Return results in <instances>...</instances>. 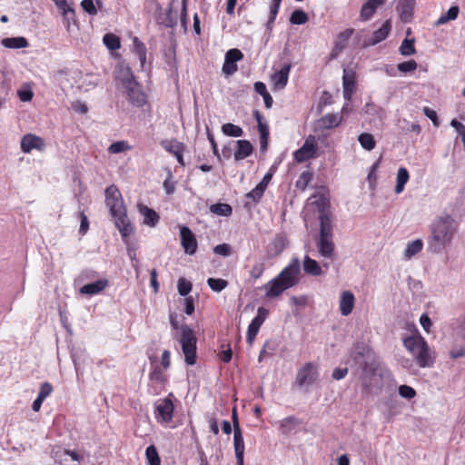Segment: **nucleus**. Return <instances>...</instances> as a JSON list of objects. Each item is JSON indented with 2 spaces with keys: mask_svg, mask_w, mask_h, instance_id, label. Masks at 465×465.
Listing matches in <instances>:
<instances>
[{
  "mask_svg": "<svg viewBox=\"0 0 465 465\" xmlns=\"http://www.w3.org/2000/svg\"><path fill=\"white\" fill-rule=\"evenodd\" d=\"M291 68L292 64L285 63L279 71L272 74L271 79L274 84L275 89L282 90L286 86Z\"/></svg>",
  "mask_w": 465,
  "mask_h": 465,
  "instance_id": "5701e85b",
  "label": "nucleus"
},
{
  "mask_svg": "<svg viewBox=\"0 0 465 465\" xmlns=\"http://www.w3.org/2000/svg\"><path fill=\"white\" fill-rule=\"evenodd\" d=\"M414 43H415L414 38H411V39L405 38L400 46L401 54H402L404 56H410V55L416 54V48H415Z\"/></svg>",
  "mask_w": 465,
  "mask_h": 465,
  "instance_id": "79ce46f5",
  "label": "nucleus"
},
{
  "mask_svg": "<svg viewBox=\"0 0 465 465\" xmlns=\"http://www.w3.org/2000/svg\"><path fill=\"white\" fill-rule=\"evenodd\" d=\"M237 145V149L233 153L235 161L243 160L254 152V147L252 143L248 140H238L235 142Z\"/></svg>",
  "mask_w": 465,
  "mask_h": 465,
  "instance_id": "393cba45",
  "label": "nucleus"
},
{
  "mask_svg": "<svg viewBox=\"0 0 465 465\" xmlns=\"http://www.w3.org/2000/svg\"><path fill=\"white\" fill-rule=\"evenodd\" d=\"M174 0H172V2L169 4L168 8L166 9V12L163 14L162 12L163 8L161 5H157L156 8V14H155V19L157 24L162 25L167 28H173L177 25V18L176 15H173V2Z\"/></svg>",
  "mask_w": 465,
  "mask_h": 465,
  "instance_id": "dca6fc26",
  "label": "nucleus"
},
{
  "mask_svg": "<svg viewBox=\"0 0 465 465\" xmlns=\"http://www.w3.org/2000/svg\"><path fill=\"white\" fill-rule=\"evenodd\" d=\"M179 343L184 355V361L187 365L193 366L197 361V338L193 330L186 323L180 327Z\"/></svg>",
  "mask_w": 465,
  "mask_h": 465,
  "instance_id": "39448f33",
  "label": "nucleus"
},
{
  "mask_svg": "<svg viewBox=\"0 0 465 465\" xmlns=\"http://www.w3.org/2000/svg\"><path fill=\"white\" fill-rule=\"evenodd\" d=\"M105 204L114 219V224L123 239L133 233V226L127 217L126 208L119 188L115 184L109 185L104 191Z\"/></svg>",
  "mask_w": 465,
  "mask_h": 465,
  "instance_id": "f03ea898",
  "label": "nucleus"
},
{
  "mask_svg": "<svg viewBox=\"0 0 465 465\" xmlns=\"http://www.w3.org/2000/svg\"><path fill=\"white\" fill-rule=\"evenodd\" d=\"M317 143L313 135H309L301 148L293 153L294 160L297 163H303L316 157Z\"/></svg>",
  "mask_w": 465,
  "mask_h": 465,
  "instance_id": "9d476101",
  "label": "nucleus"
},
{
  "mask_svg": "<svg viewBox=\"0 0 465 465\" xmlns=\"http://www.w3.org/2000/svg\"><path fill=\"white\" fill-rule=\"evenodd\" d=\"M423 114L430 119L431 120L432 124L434 126L438 127L440 125V120H439V117H438V114L437 113L430 109V107H427L425 106L423 109Z\"/></svg>",
  "mask_w": 465,
  "mask_h": 465,
  "instance_id": "774afa93",
  "label": "nucleus"
},
{
  "mask_svg": "<svg viewBox=\"0 0 465 465\" xmlns=\"http://www.w3.org/2000/svg\"><path fill=\"white\" fill-rule=\"evenodd\" d=\"M193 284L184 278H180L177 283L178 292L181 296L186 297L192 291Z\"/></svg>",
  "mask_w": 465,
  "mask_h": 465,
  "instance_id": "603ef678",
  "label": "nucleus"
},
{
  "mask_svg": "<svg viewBox=\"0 0 465 465\" xmlns=\"http://www.w3.org/2000/svg\"><path fill=\"white\" fill-rule=\"evenodd\" d=\"M81 6L83 10L90 15H95L97 14V9L94 4V0H83L81 2Z\"/></svg>",
  "mask_w": 465,
  "mask_h": 465,
  "instance_id": "69168bd1",
  "label": "nucleus"
},
{
  "mask_svg": "<svg viewBox=\"0 0 465 465\" xmlns=\"http://www.w3.org/2000/svg\"><path fill=\"white\" fill-rule=\"evenodd\" d=\"M341 117L338 114H328L319 120V124L324 129H331L340 124Z\"/></svg>",
  "mask_w": 465,
  "mask_h": 465,
  "instance_id": "f704fd0d",
  "label": "nucleus"
},
{
  "mask_svg": "<svg viewBox=\"0 0 465 465\" xmlns=\"http://www.w3.org/2000/svg\"><path fill=\"white\" fill-rule=\"evenodd\" d=\"M222 132L224 135L229 137H241L243 134V130L242 127L232 123L223 124Z\"/></svg>",
  "mask_w": 465,
  "mask_h": 465,
  "instance_id": "4c0bfd02",
  "label": "nucleus"
},
{
  "mask_svg": "<svg viewBox=\"0 0 465 465\" xmlns=\"http://www.w3.org/2000/svg\"><path fill=\"white\" fill-rule=\"evenodd\" d=\"M210 211L213 213H215L220 216H225V217L230 216L232 213V206L228 203H214V204L211 205Z\"/></svg>",
  "mask_w": 465,
  "mask_h": 465,
  "instance_id": "58836bf2",
  "label": "nucleus"
},
{
  "mask_svg": "<svg viewBox=\"0 0 465 465\" xmlns=\"http://www.w3.org/2000/svg\"><path fill=\"white\" fill-rule=\"evenodd\" d=\"M358 141L361 147L367 151H371L376 146L374 136L370 133H361L358 136Z\"/></svg>",
  "mask_w": 465,
  "mask_h": 465,
  "instance_id": "e433bc0d",
  "label": "nucleus"
},
{
  "mask_svg": "<svg viewBox=\"0 0 465 465\" xmlns=\"http://www.w3.org/2000/svg\"><path fill=\"white\" fill-rule=\"evenodd\" d=\"M416 0H399L396 5V11L400 15L401 22L411 23L413 18V10Z\"/></svg>",
  "mask_w": 465,
  "mask_h": 465,
  "instance_id": "412c9836",
  "label": "nucleus"
},
{
  "mask_svg": "<svg viewBox=\"0 0 465 465\" xmlns=\"http://www.w3.org/2000/svg\"><path fill=\"white\" fill-rule=\"evenodd\" d=\"M260 134V151L261 153H265L268 148L269 142V126H262V130L258 131Z\"/></svg>",
  "mask_w": 465,
  "mask_h": 465,
  "instance_id": "3c124183",
  "label": "nucleus"
},
{
  "mask_svg": "<svg viewBox=\"0 0 465 465\" xmlns=\"http://www.w3.org/2000/svg\"><path fill=\"white\" fill-rule=\"evenodd\" d=\"M358 366L361 368V373L378 371L380 368L379 357L377 356L370 361H362V363Z\"/></svg>",
  "mask_w": 465,
  "mask_h": 465,
  "instance_id": "49530a36",
  "label": "nucleus"
},
{
  "mask_svg": "<svg viewBox=\"0 0 465 465\" xmlns=\"http://www.w3.org/2000/svg\"><path fill=\"white\" fill-rule=\"evenodd\" d=\"M312 179L313 173L312 171H304L296 181L295 187L299 190L304 191Z\"/></svg>",
  "mask_w": 465,
  "mask_h": 465,
  "instance_id": "c03bdc74",
  "label": "nucleus"
},
{
  "mask_svg": "<svg viewBox=\"0 0 465 465\" xmlns=\"http://www.w3.org/2000/svg\"><path fill=\"white\" fill-rule=\"evenodd\" d=\"M172 398H173V394L171 392L166 398L155 401L154 414L157 421L164 423L172 421L174 411Z\"/></svg>",
  "mask_w": 465,
  "mask_h": 465,
  "instance_id": "6e6552de",
  "label": "nucleus"
},
{
  "mask_svg": "<svg viewBox=\"0 0 465 465\" xmlns=\"http://www.w3.org/2000/svg\"><path fill=\"white\" fill-rule=\"evenodd\" d=\"M120 79L125 89L126 99L133 106L141 108L147 104V96L129 67L122 70Z\"/></svg>",
  "mask_w": 465,
  "mask_h": 465,
  "instance_id": "20e7f679",
  "label": "nucleus"
},
{
  "mask_svg": "<svg viewBox=\"0 0 465 465\" xmlns=\"http://www.w3.org/2000/svg\"><path fill=\"white\" fill-rule=\"evenodd\" d=\"M45 148V140L33 134H25L21 139V150L25 153H29L32 150L44 151Z\"/></svg>",
  "mask_w": 465,
  "mask_h": 465,
  "instance_id": "a211bd4d",
  "label": "nucleus"
},
{
  "mask_svg": "<svg viewBox=\"0 0 465 465\" xmlns=\"http://www.w3.org/2000/svg\"><path fill=\"white\" fill-rule=\"evenodd\" d=\"M386 0H367L361 8L360 20L362 22L370 20L376 13L379 6L384 5Z\"/></svg>",
  "mask_w": 465,
  "mask_h": 465,
  "instance_id": "b1692460",
  "label": "nucleus"
},
{
  "mask_svg": "<svg viewBox=\"0 0 465 465\" xmlns=\"http://www.w3.org/2000/svg\"><path fill=\"white\" fill-rule=\"evenodd\" d=\"M457 334L465 341V313L456 320Z\"/></svg>",
  "mask_w": 465,
  "mask_h": 465,
  "instance_id": "0e129e2a",
  "label": "nucleus"
},
{
  "mask_svg": "<svg viewBox=\"0 0 465 465\" xmlns=\"http://www.w3.org/2000/svg\"><path fill=\"white\" fill-rule=\"evenodd\" d=\"M207 283L213 291L217 292H222L228 286V282L221 278H209Z\"/></svg>",
  "mask_w": 465,
  "mask_h": 465,
  "instance_id": "8fccbe9b",
  "label": "nucleus"
},
{
  "mask_svg": "<svg viewBox=\"0 0 465 465\" xmlns=\"http://www.w3.org/2000/svg\"><path fill=\"white\" fill-rule=\"evenodd\" d=\"M317 198L314 202L319 212L320 233L316 242L319 253L327 259L332 260L335 253L333 242V223L331 217L330 198L325 193L313 195Z\"/></svg>",
  "mask_w": 465,
  "mask_h": 465,
  "instance_id": "f257e3e1",
  "label": "nucleus"
},
{
  "mask_svg": "<svg viewBox=\"0 0 465 465\" xmlns=\"http://www.w3.org/2000/svg\"><path fill=\"white\" fill-rule=\"evenodd\" d=\"M460 13V8L458 5H453L449 8L446 14L442 15L437 21L436 25H443L449 21L455 20Z\"/></svg>",
  "mask_w": 465,
  "mask_h": 465,
  "instance_id": "37998d69",
  "label": "nucleus"
},
{
  "mask_svg": "<svg viewBox=\"0 0 465 465\" xmlns=\"http://www.w3.org/2000/svg\"><path fill=\"white\" fill-rule=\"evenodd\" d=\"M410 174L405 167H400L397 173V180L395 185V193H401L404 190L405 184L408 183Z\"/></svg>",
  "mask_w": 465,
  "mask_h": 465,
  "instance_id": "c9c22d12",
  "label": "nucleus"
},
{
  "mask_svg": "<svg viewBox=\"0 0 465 465\" xmlns=\"http://www.w3.org/2000/svg\"><path fill=\"white\" fill-rule=\"evenodd\" d=\"M263 288L266 289L265 297L268 299L276 298L289 289L277 276L269 281Z\"/></svg>",
  "mask_w": 465,
  "mask_h": 465,
  "instance_id": "4be33fe9",
  "label": "nucleus"
},
{
  "mask_svg": "<svg viewBox=\"0 0 465 465\" xmlns=\"http://www.w3.org/2000/svg\"><path fill=\"white\" fill-rule=\"evenodd\" d=\"M2 45L10 49H19L28 46V41L25 37H6L2 40Z\"/></svg>",
  "mask_w": 465,
  "mask_h": 465,
  "instance_id": "2f4dec72",
  "label": "nucleus"
},
{
  "mask_svg": "<svg viewBox=\"0 0 465 465\" xmlns=\"http://www.w3.org/2000/svg\"><path fill=\"white\" fill-rule=\"evenodd\" d=\"M134 48L135 54L138 55V58L141 62V66L143 67L145 61H146V47L144 44L140 41L137 37H134Z\"/></svg>",
  "mask_w": 465,
  "mask_h": 465,
  "instance_id": "a19ab883",
  "label": "nucleus"
},
{
  "mask_svg": "<svg viewBox=\"0 0 465 465\" xmlns=\"http://www.w3.org/2000/svg\"><path fill=\"white\" fill-rule=\"evenodd\" d=\"M161 145L166 152L175 156L177 162L181 166H185V163L183 160L185 145L183 143H181L176 139H164L161 141Z\"/></svg>",
  "mask_w": 465,
  "mask_h": 465,
  "instance_id": "4468645a",
  "label": "nucleus"
},
{
  "mask_svg": "<svg viewBox=\"0 0 465 465\" xmlns=\"http://www.w3.org/2000/svg\"><path fill=\"white\" fill-rule=\"evenodd\" d=\"M145 456L149 465L161 464V459L159 457L157 449L154 445H150L146 448Z\"/></svg>",
  "mask_w": 465,
  "mask_h": 465,
  "instance_id": "09e8293b",
  "label": "nucleus"
},
{
  "mask_svg": "<svg viewBox=\"0 0 465 465\" xmlns=\"http://www.w3.org/2000/svg\"><path fill=\"white\" fill-rule=\"evenodd\" d=\"M418 64L415 60L411 59L409 61H405L402 63H400L397 65V68L401 73H411L417 69Z\"/></svg>",
  "mask_w": 465,
  "mask_h": 465,
  "instance_id": "5fc2aeb1",
  "label": "nucleus"
},
{
  "mask_svg": "<svg viewBox=\"0 0 465 465\" xmlns=\"http://www.w3.org/2000/svg\"><path fill=\"white\" fill-rule=\"evenodd\" d=\"M109 284L107 279H99L95 282L86 283L81 287L80 292L85 295H95L103 292Z\"/></svg>",
  "mask_w": 465,
  "mask_h": 465,
  "instance_id": "bb28decb",
  "label": "nucleus"
},
{
  "mask_svg": "<svg viewBox=\"0 0 465 465\" xmlns=\"http://www.w3.org/2000/svg\"><path fill=\"white\" fill-rule=\"evenodd\" d=\"M299 424L300 420L296 417H286L281 421L280 431L283 435H289Z\"/></svg>",
  "mask_w": 465,
  "mask_h": 465,
  "instance_id": "473e14b6",
  "label": "nucleus"
},
{
  "mask_svg": "<svg viewBox=\"0 0 465 465\" xmlns=\"http://www.w3.org/2000/svg\"><path fill=\"white\" fill-rule=\"evenodd\" d=\"M301 273V263L298 257H293L290 263L284 267L277 275L279 280L284 282L288 288H292L299 283Z\"/></svg>",
  "mask_w": 465,
  "mask_h": 465,
  "instance_id": "0eeeda50",
  "label": "nucleus"
},
{
  "mask_svg": "<svg viewBox=\"0 0 465 465\" xmlns=\"http://www.w3.org/2000/svg\"><path fill=\"white\" fill-rule=\"evenodd\" d=\"M422 341H426L417 330L415 331V334L403 339L405 348L413 355L422 347Z\"/></svg>",
  "mask_w": 465,
  "mask_h": 465,
  "instance_id": "c756f323",
  "label": "nucleus"
},
{
  "mask_svg": "<svg viewBox=\"0 0 465 465\" xmlns=\"http://www.w3.org/2000/svg\"><path fill=\"white\" fill-rule=\"evenodd\" d=\"M234 451L236 460H243L244 456V440L243 437L233 439Z\"/></svg>",
  "mask_w": 465,
  "mask_h": 465,
  "instance_id": "864d4df0",
  "label": "nucleus"
},
{
  "mask_svg": "<svg viewBox=\"0 0 465 465\" xmlns=\"http://www.w3.org/2000/svg\"><path fill=\"white\" fill-rule=\"evenodd\" d=\"M456 232V222L450 214L439 217L430 225L429 250L436 253L441 252L444 246L451 242Z\"/></svg>",
  "mask_w": 465,
  "mask_h": 465,
  "instance_id": "7ed1b4c3",
  "label": "nucleus"
},
{
  "mask_svg": "<svg viewBox=\"0 0 465 465\" xmlns=\"http://www.w3.org/2000/svg\"><path fill=\"white\" fill-rule=\"evenodd\" d=\"M423 242L420 239L414 240L408 243L404 255L407 258H411L420 252L422 250Z\"/></svg>",
  "mask_w": 465,
  "mask_h": 465,
  "instance_id": "a18cd8bd",
  "label": "nucleus"
},
{
  "mask_svg": "<svg viewBox=\"0 0 465 465\" xmlns=\"http://www.w3.org/2000/svg\"><path fill=\"white\" fill-rule=\"evenodd\" d=\"M343 97L350 101L356 90V73L353 68H344L342 76Z\"/></svg>",
  "mask_w": 465,
  "mask_h": 465,
  "instance_id": "f3484780",
  "label": "nucleus"
},
{
  "mask_svg": "<svg viewBox=\"0 0 465 465\" xmlns=\"http://www.w3.org/2000/svg\"><path fill=\"white\" fill-rule=\"evenodd\" d=\"M206 135H207V139L209 140V142L211 143L212 150H213V153L214 156H216L218 161L221 162V154H220L219 150H218L217 143H216V141L214 139V136H213V133L209 129V127H206Z\"/></svg>",
  "mask_w": 465,
  "mask_h": 465,
  "instance_id": "052dcab7",
  "label": "nucleus"
},
{
  "mask_svg": "<svg viewBox=\"0 0 465 465\" xmlns=\"http://www.w3.org/2000/svg\"><path fill=\"white\" fill-rule=\"evenodd\" d=\"M320 377L318 365L309 361L304 363L297 371L295 384L300 388L310 387L314 384Z\"/></svg>",
  "mask_w": 465,
  "mask_h": 465,
  "instance_id": "423d86ee",
  "label": "nucleus"
},
{
  "mask_svg": "<svg viewBox=\"0 0 465 465\" xmlns=\"http://www.w3.org/2000/svg\"><path fill=\"white\" fill-rule=\"evenodd\" d=\"M289 242L285 235L277 234L272 242V252L273 255L281 254L287 247Z\"/></svg>",
  "mask_w": 465,
  "mask_h": 465,
  "instance_id": "72a5a7b5",
  "label": "nucleus"
},
{
  "mask_svg": "<svg viewBox=\"0 0 465 465\" xmlns=\"http://www.w3.org/2000/svg\"><path fill=\"white\" fill-rule=\"evenodd\" d=\"M165 62L170 66L171 70H177L176 54L174 49H169L165 53Z\"/></svg>",
  "mask_w": 465,
  "mask_h": 465,
  "instance_id": "bf43d9fd",
  "label": "nucleus"
},
{
  "mask_svg": "<svg viewBox=\"0 0 465 465\" xmlns=\"http://www.w3.org/2000/svg\"><path fill=\"white\" fill-rule=\"evenodd\" d=\"M308 15L302 9L294 10L290 16V23L292 25H304L308 22Z\"/></svg>",
  "mask_w": 465,
  "mask_h": 465,
  "instance_id": "de8ad7c7",
  "label": "nucleus"
},
{
  "mask_svg": "<svg viewBox=\"0 0 465 465\" xmlns=\"http://www.w3.org/2000/svg\"><path fill=\"white\" fill-rule=\"evenodd\" d=\"M104 45L111 51H115L121 47L120 38L111 33L105 34L103 37Z\"/></svg>",
  "mask_w": 465,
  "mask_h": 465,
  "instance_id": "ea45409f",
  "label": "nucleus"
},
{
  "mask_svg": "<svg viewBox=\"0 0 465 465\" xmlns=\"http://www.w3.org/2000/svg\"><path fill=\"white\" fill-rule=\"evenodd\" d=\"M391 30V23L390 20H387L383 23L381 28L373 32L371 38L364 40L362 43V47L365 48L368 46H372L385 40L388 37Z\"/></svg>",
  "mask_w": 465,
  "mask_h": 465,
  "instance_id": "aec40b11",
  "label": "nucleus"
},
{
  "mask_svg": "<svg viewBox=\"0 0 465 465\" xmlns=\"http://www.w3.org/2000/svg\"><path fill=\"white\" fill-rule=\"evenodd\" d=\"M264 192H262L260 188L254 187L251 192L246 193V198H250L252 200L254 204H257L262 197L263 196Z\"/></svg>",
  "mask_w": 465,
  "mask_h": 465,
  "instance_id": "338daca9",
  "label": "nucleus"
},
{
  "mask_svg": "<svg viewBox=\"0 0 465 465\" xmlns=\"http://www.w3.org/2000/svg\"><path fill=\"white\" fill-rule=\"evenodd\" d=\"M421 343L422 347L414 354L415 360L420 367H430L433 364V360L431 359L429 352L430 348L427 341H422Z\"/></svg>",
  "mask_w": 465,
  "mask_h": 465,
  "instance_id": "c85d7f7f",
  "label": "nucleus"
},
{
  "mask_svg": "<svg viewBox=\"0 0 465 465\" xmlns=\"http://www.w3.org/2000/svg\"><path fill=\"white\" fill-rule=\"evenodd\" d=\"M243 59L242 52L238 48H232L225 53L224 62L223 64V73L229 76L237 72V62Z\"/></svg>",
  "mask_w": 465,
  "mask_h": 465,
  "instance_id": "ddd939ff",
  "label": "nucleus"
},
{
  "mask_svg": "<svg viewBox=\"0 0 465 465\" xmlns=\"http://www.w3.org/2000/svg\"><path fill=\"white\" fill-rule=\"evenodd\" d=\"M181 244L184 252L193 255L197 251V240L192 230L183 225L180 228Z\"/></svg>",
  "mask_w": 465,
  "mask_h": 465,
  "instance_id": "2eb2a0df",
  "label": "nucleus"
},
{
  "mask_svg": "<svg viewBox=\"0 0 465 465\" xmlns=\"http://www.w3.org/2000/svg\"><path fill=\"white\" fill-rule=\"evenodd\" d=\"M374 357H377L375 351L364 341H357L353 344L351 351V358L357 365Z\"/></svg>",
  "mask_w": 465,
  "mask_h": 465,
  "instance_id": "f8f14e48",
  "label": "nucleus"
},
{
  "mask_svg": "<svg viewBox=\"0 0 465 465\" xmlns=\"http://www.w3.org/2000/svg\"><path fill=\"white\" fill-rule=\"evenodd\" d=\"M399 394L404 399L411 400L416 396V391L409 385H401L399 387Z\"/></svg>",
  "mask_w": 465,
  "mask_h": 465,
  "instance_id": "6e6d98bb",
  "label": "nucleus"
},
{
  "mask_svg": "<svg viewBox=\"0 0 465 465\" xmlns=\"http://www.w3.org/2000/svg\"><path fill=\"white\" fill-rule=\"evenodd\" d=\"M129 148L127 143L125 141H118L113 143L109 148L108 151L111 153H120L122 152H124Z\"/></svg>",
  "mask_w": 465,
  "mask_h": 465,
  "instance_id": "13d9d810",
  "label": "nucleus"
},
{
  "mask_svg": "<svg viewBox=\"0 0 465 465\" xmlns=\"http://www.w3.org/2000/svg\"><path fill=\"white\" fill-rule=\"evenodd\" d=\"M355 298L351 292L344 291L340 298V311L341 315L348 316L353 310Z\"/></svg>",
  "mask_w": 465,
  "mask_h": 465,
  "instance_id": "cd10ccee",
  "label": "nucleus"
},
{
  "mask_svg": "<svg viewBox=\"0 0 465 465\" xmlns=\"http://www.w3.org/2000/svg\"><path fill=\"white\" fill-rule=\"evenodd\" d=\"M353 33V28H347L337 35L334 45L330 54L331 59H336L338 55L347 47L348 41Z\"/></svg>",
  "mask_w": 465,
  "mask_h": 465,
  "instance_id": "6ab92c4d",
  "label": "nucleus"
},
{
  "mask_svg": "<svg viewBox=\"0 0 465 465\" xmlns=\"http://www.w3.org/2000/svg\"><path fill=\"white\" fill-rule=\"evenodd\" d=\"M213 252L218 255L227 257L232 253V248L228 243H221L213 248Z\"/></svg>",
  "mask_w": 465,
  "mask_h": 465,
  "instance_id": "e2e57ef3",
  "label": "nucleus"
},
{
  "mask_svg": "<svg viewBox=\"0 0 465 465\" xmlns=\"http://www.w3.org/2000/svg\"><path fill=\"white\" fill-rule=\"evenodd\" d=\"M137 208L139 213L143 216L144 224L154 227L159 223L160 215L153 209L143 203H138Z\"/></svg>",
  "mask_w": 465,
  "mask_h": 465,
  "instance_id": "a878e982",
  "label": "nucleus"
},
{
  "mask_svg": "<svg viewBox=\"0 0 465 465\" xmlns=\"http://www.w3.org/2000/svg\"><path fill=\"white\" fill-rule=\"evenodd\" d=\"M269 315V310L264 307H259L257 310V315L252 320L248 326L246 333V341L249 345H252L258 331Z\"/></svg>",
  "mask_w": 465,
  "mask_h": 465,
  "instance_id": "9b49d317",
  "label": "nucleus"
},
{
  "mask_svg": "<svg viewBox=\"0 0 465 465\" xmlns=\"http://www.w3.org/2000/svg\"><path fill=\"white\" fill-rule=\"evenodd\" d=\"M302 268L305 273L312 276H320L322 274V269L319 262L312 259L309 255H305L302 262Z\"/></svg>",
  "mask_w": 465,
  "mask_h": 465,
  "instance_id": "7c9ffc66",
  "label": "nucleus"
},
{
  "mask_svg": "<svg viewBox=\"0 0 465 465\" xmlns=\"http://www.w3.org/2000/svg\"><path fill=\"white\" fill-rule=\"evenodd\" d=\"M187 5H188V0H182L180 20H181V25L183 27L184 31L187 30V24H188Z\"/></svg>",
  "mask_w": 465,
  "mask_h": 465,
  "instance_id": "680f3d73",
  "label": "nucleus"
},
{
  "mask_svg": "<svg viewBox=\"0 0 465 465\" xmlns=\"http://www.w3.org/2000/svg\"><path fill=\"white\" fill-rule=\"evenodd\" d=\"M149 378L151 381H155L159 383H164L166 381V378L159 366L153 368L149 374Z\"/></svg>",
  "mask_w": 465,
  "mask_h": 465,
  "instance_id": "4d7b16f0",
  "label": "nucleus"
},
{
  "mask_svg": "<svg viewBox=\"0 0 465 465\" xmlns=\"http://www.w3.org/2000/svg\"><path fill=\"white\" fill-rule=\"evenodd\" d=\"M363 395H378L382 389V378L378 371L361 374Z\"/></svg>",
  "mask_w": 465,
  "mask_h": 465,
  "instance_id": "1a4fd4ad",
  "label": "nucleus"
}]
</instances>
